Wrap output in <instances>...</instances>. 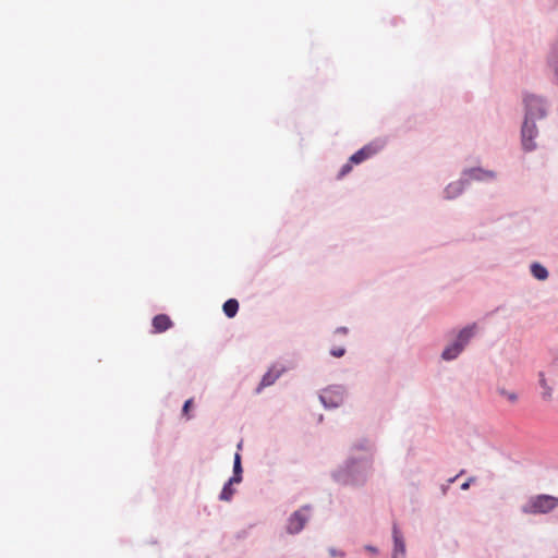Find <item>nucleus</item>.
Instances as JSON below:
<instances>
[{"label": "nucleus", "instance_id": "nucleus-21", "mask_svg": "<svg viewBox=\"0 0 558 558\" xmlns=\"http://www.w3.org/2000/svg\"><path fill=\"white\" fill-rule=\"evenodd\" d=\"M345 350L343 348H336L330 351V354L335 357H341L344 354Z\"/></svg>", "mask_w": 558, "mask_h": 558}, {"label": "nucleus", "instance_id": "nucleus-11", "mask_svg": "<svg viewBox=\"0 0 558 558\" xmlns=\"http://www.w3.org/2000/svg\"><path fill=\"white\" fill-rule=\"evenodd\" d=\"M470 179L484 180L494 178L492 171H484L483 169H471L466 172Z\"/></svg>", "mask_w": 558, "mask_h": 558}, {"label": "nucleus", "instance_id": "nucleus-1", "mask_svg": "<svg viewBox=\"0 0 558 558\" xmlns=\"http://www.w3.org/2000/svg\"><path fill=\"white\" fill-rule=\"evenodd\" d=\"M526 106V118L522 126V143L525 150H532L535 148L533 138L536 135V128L530 118L543 117L545 109L543 100L535 96H529L525 98Z\"/></svg>", "mask_w": 558, "mask_h": 558}, {"label": "nucleus", "instance_id": "nucleus-7", "mask_svg": "<svg viewBox=\"0 0 558 558\" xmlns=\"http://www.w3.org/2000/svg\"><path fill=\"white\" fill-rule=\"evenodd\" d=\"M283 368L271 367L262 378L259 387L257 391H260L262 388L268 387L272 385L282 374Z\"/></svg>", "mask_w": 558, "mask_h": 558}, {"label": "nucleus", "instance_id": "nucleus-24", "mask_svg": "<svg viewBox=\"0 0 558 558\" xmlns=\"http://www.w3.org/2000/svg\"><path fill=\"white\" fill-rule=\"evenodd\" d=\"M339 330H340L341 332H345V331H347V329H345V328H340Z\"/></svg>", "mask_w": 558, "mask_h": 558}, {"label": "nucleus", "instance_id": "nucleus-8", "mask_svg": "<svg viewBox=\"0 0 558 558\" xmlns=\"http://www.w3.org/2000/svg\"><path fill=\"white\" fill-rule=\"evenodd\" d=\"M172 326V322L169 316L159 314L153 319V327L155 332H163Z\"/></svg>", "mask_w": 558, "mask_h": 558}, {"label": "nucleus", "instance_id": "nucleus-10", "mask_svg": "<svg viewBox=\"0 0 558 558\" xmlns=\"http://www.w3.org/2000/svg\"><path fill=\"white\" fill-rule=\"evenodd\" d=\"M222 308L226 316L232 318L236 315L239 311V302L235 299H229L228 301L225 302Z\"/></svg>", "mask_w": 558, "mask_h": 558}, {"label": "nucleus", "instance_id": "nucleus-2", "mask_svg": "<svg viewBox=\"0 0 558 558\" xmlns=\"http://www.w3.org/2000/svg\"><path fill=\"white\" fill-rule=\"evenodd\" d=\"M558 507V498L551 495H536L522 507L526 514H545Z\"/></svg>", "mask_w": 558, "mask_h": 558}, {"label": "nucleus", "instance_id": "nucleus-6", "mask_svg": "<svg viewBox=\"0 0 558 558\" xmlns=\"http://www.w3.org/2000/svg\"><path fill=\"white\" fill-rule=\"evenodd\" d=\"M320 401L327 408H337L343 402V391L340 387L325 389L319 396Z\"/></svg>", "mask_w": 558, "mask_h": 558}, {"label": "nucleus", "instance_id": "nucleus-20", "mask_svg": "<svg viewBox=\"0 0 558 558\" xmlns=\"http://www.w3.org/2000/svg\"><path fill=\"white\" fill-rule=\"evenodd\" d=\"M192 404H193V399H189V400L185 401V403L183 405V409H182V413H183L184 416H186L187 420L191 418L189 412H190V410L192 408Z\"/></svg>", "mask_w": 558, "mask_h": 558}, {"label": "nucleus", "instance_id": "nucleus-13", "mask_svg": "<svg viewBox=\"0 0 558 558\" xmlns=\"http://www.w3.org/2000/svg\"><path fill=\"white\" fill-rule=\"evenodd\" d=\"M531 272L538 280H545L548 277L547 269L537 263L532 264Z\"/></svg>", "mask_w": 558, "mask_h": 558}, {"label": "nucleus", "instance_id": "nucleus-4", "mask_svg": "<svg viewBox=\"0 0 558 558\" xmlns=\"http://www.w3.org/2000/svg\"><path fill=\"white\" fill-rule=\"evenodd\" d=\"M308 507H303L302 509L293 512L289 518L287 530L290 534L299 533L305 525L308 520Z\"/></svg>", "mask_w": 558, "mask_h": 558}, {"label": "nucleus", "instance_id": "nucleus-18", "mask_svg": "<svg viewBox=\"0 0 558 558\" xmlns=\"http://www.w3.org/2000/svg\"><path fill=\"white\" fill-rule=\"evenodd\" d=\"M500 395L507 398L510 402L514 403L518 400V396L514 392L506 391L505 389L499 390Z\"/></svg>", "mask_w": 558, "mask_h": 558}, {"label": "nucleus", "instance_id": "nucleus-16", "mask_svg": "<svg viewBox=\"0 0 558 558\" xmlns=\"http://www.w3.org/2000/svg\"><path fill=\"white\" fill-rule=\"evenodd\" d=\"M539 385L543 388V398L546 400H550L553 396V390L547 384L545 375L543 373L539 374Z\"/></svg>", "mask_w": 558, "mask_h": 558}, {"label": "nucleus", "instance_id": "nucleus-12", "mask_svg": "<svg viewBox=\"0 0 558 558\" xmlns=\"http://www.w3.org/2000/svg\"><path fill=\"white\" fill-rule=\"evenodd\" d=\"M463 190V183L461 181H458V182H453L451 184H449L446 190H445V193H446V196L448 198H453L456 196H458Z\"/></svg>", "mask_w": 558, "mask_h": 558}, {"label": "nucleus", "instance_id": "nucleus-9", "mask_svg": "<svg viewBox=\"0 0 558 558\" xmlns=\"http://www.w3.org/2000/svg\"><path fill=\"white\" fill-rule=\"evenodd\" d=\"M393 541H395V553L392 558H398V555L403 556L405 553V545L396 526H393Z\"/></svg>", "mask_w": 558, "mask_h": 558}, {"label": "nucleus", "instance_id": "nucleus-17", "mask_svg": "<svg viewBox=\"0 0 558 558\" xmlns=\"http://www.w3.org/2000/svg\"><path fill=\"white\" fill-rule=\"evenodd\" d=\"M549 66L553 69L555 78L558 83V50L554 51L549 57Z\"/></svg>", "mask_w": 558, "mask_h": 558}, {"label": "nucleus", "instance_id": "nucleus-19", "mask_svg": "<svg viewBox=\"0 0 558 558\" xmlns=\"http://www.w3.org/2000/svg\"><path fill=\"white\" fill-rule=\"evenodd\" d=\"M352 170V162H350V160L342 166L339 174H338V178L341 179L343 178L344 175H347L350 171Z\"/></svg>", "mask_w": 558, "mask_h": 558}, {"label": "nucleus", "instance_id": "nucleus-23", "mask_svg": "<svg viewBox=\"0 0 558 558\" xmlns=\"http://www.w3.org/2000/svg\"><path fill=\"white\" fill-rule=\"evenodd\" d=\"M330 554H331L332 556H336V550L331 549V550H330Z\"/></svg>", "mask_w": 558, "mask_h": 558}, {"label": "nucleus", "instance_id": "nucleus-22", "mask_svg": "<svg viewBox=\"0 0 558 558\" xmlns=\"http://www.w3.org/2000/svg\"><path fill=\"white\" fill-rule=\"evenodd\" d=\"M472 481H473V478H470L469 481L464 482L461 485V489L466 490L470 487V484H471Z\"/></svg>", "mask_w": 558, "mask_h": 558}, {"label": "nucleus", "instance_id": "nucleus-5", "mask_svg": "<svg viewBox=\"0 0 558 558\" xmlns=\"http://www.w3.org/2000/svg\"><path fill=\"white\" fill-rule=\"evenodd\" d=\"M383 147L384 144L380 142H374L368 145H365L350 157V162L359 165L364 160L371 158L375 154H377Z\"/></svg>", "mask_w": 558, "mask_h": 558}, {"label": "nucleus", "instance_id": "nucleus-3", "mask_svg": "<svg viewBox=\"0 0 558 558\" xmlns=\"http://www.w3.org/2000/svg\"><path fill=\"white\" fill-rule=\"evenodd\" d=\"M475 330V324L463 328L459 332L457 341L444 350L442 359L447 361L456 359L462 352L469 340L474 336Z\"/></svg>", "mask_w": 558, "mask_h": 558}, {"label": "nucleus", "instance_id": "nucleus-14", "mask_svg": "<svg viewBox=\"0 0 558 558\" xmlns=\"http://www.w3.org/2000/svg\"><path fill=\"white\" fill-rule=\"evenodd\" d=\"M242 466H241V456L235 453L234 456V465H233V476L230 478L234 481L236 484L242 481Z\"/></svg>", "mask_w": 558, "mask_h": 558}, {"label": "nucleus", "instance_id": "nucleus-15", "mask_svg": "<svg viewBox=\"0 0 558 558\" xmlns=\"http://www.w3.org/2000/svg\"><path fill=\"white\" fill-rule=\"evenodd\" d=\"M235 482L232 481V480H229L226 485L223 486L221 493H220V499L221 500H225V501H229L233 494H234V490L232 488V485L234 484Z\"/></svg>", "mask_w": 558, "mask_h": 558}]
</instances>
